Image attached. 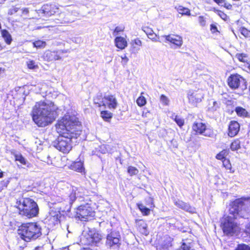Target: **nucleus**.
<instances>
[{
    "label": "nucleus",
    "instance_id": "1",
    "mask_svg": "<svg viewBox=\"0 0 250 250\" xmlns=\"http://www.w3.org/2000/svg\"><path fill=\"white\" fill-rule=\"evenodd\" d=\"M56 130L60 136L54 142V147L64 153H68L74 140L81 134V124L76 116L65 115L58 121Z\"/></svg>",
    "mask_w": 250,
    "mask_h": 250
},
{
    "label": "nucleus",
    "instance_id": "2",
    "mask_svg": "<svg viewBox=\"0 0 250 250\" xmlns=\"http://www.w3.org/2000/svg\"><path fill=\"white\" fill-rule=\"evenodd\" d=\"M58 107L52 102L41 101L33 107V120L39 127H44L52 124L57 117Z\"/></svg>",
    "mask_w": 250,
    "mask_h": 250
},
{
    "label": "nucleus",
    "instance_id": "3",
    "mask_svg": "<svg viewBox=\"0 0 250 250\" xmlns=\"http://www.w3.org/2000/svg\"><path fill=\"white\" fill-rule=\"evenodd\" d=\"M16 206L19 214L28 218L36 216L39 212L37 203L29 198H22L17 201Z\"/></svg>",
    "mask_w": 250,
    "mask_h": 250
},
{
    "label": "nucleus",
    "instance_id": "4",
    "mask_svg": "<svg viewBox=\"0 0 250 250\" xmlns=\"http://www.w3.org/2000/svg\"><path fill=\"white\" fill-rule=\"evenodd\" d=\"M20 237L25 241L38 238L41 234V228L35 223L22 225L18 230Z\"/></svg>",
    "mask_w": 250,
    "mask_h": 250
},
{
    "label": "nucleus",
    "instance_id": "5",
    "mask_svg": "<svg viewBox=\"0 0 250 250\" xmlns=\"http://www.w3.org/2000/svg\"><path fill=\"white\" fill-rule=\"evenodd\" d=\"M250 202L248 200L243 201L242 199L236 200L229 208V214L232 219L237 218L238 215L241 217H247V214H250Z\"/></svg>",
    "mask_w": 250,
    "mask_h": 250
},
{
    "label": "nucleus",
    "instance_id": "6",
    "mask_svg": "<svg viewBox=\"0 0 250 250\" xmlns=\"http://www.w3.org/2000/svg\"><path fill=\"white\" fill-rule=\"evenodd\" d=\"M222 224L223 231L227 235H233L239 230V227L231 216H225L222 220Z\"/></svg>",
    "mask_w": 250,
    "mask_h": 250
},
{
    "label": "nucleus",
    "instance_id": "7",
    "mask_svg": "<svg viewBox=\"0 0 250 250\" xmlns=\"http://www.w3.org/2000/svg\"><path fill=\"white\" fill-rule=\"evenodd\" d=\"M94 216V212L88 206H80L76 211V217L82 221H86Z\"/></svg>",
    "mask_w": 250,
    "mask_h": 250
},
{
    "label": "nucleus",
    "instance_id": "8",
    "mask_svg": "<svg viewBox=\"0 0 250 250\" xmlns=\"http://www.w3.org/2000/svg\"><path fill=\"white\" fill-rule=\"evenodd\" d=\"M102 240V236L95 230L83 234V241L87 245L96 246Z\"/></svg>",
    "mask_w": 250,
    "mask_h": 250
},
{
    "label": "nucleus",
    "instance_id": "9",
    "mask_svg": "<svg viewBox=\"0 0 250 250\" xmlns=\"http://www.w3.org/2000/svg\"><path fill=\"white\" fill-rule=\"evenodd\" d=\"M192 129L196 135H203L206 137H211L213 135L212 131L207 128L205 124L201 122H194Z\"/></svg>",
    "mask_w": 250,
    "mask_h": 250
},
{
    "label": "nucleus",
    "instance_id": "10",
    "mask_svg": "<svg viewBox=\"0 0 250 250\" xmlns=\"http://www.w3.org/2000/svg\"><path fill=\"white\" fill-rule=\"evenodd\" d=\"M103 106L107 107L109 109H115L117 107L118 102L115 96L112 95H105L103 99Z\"/></svg>",
    "mask_w": 250,
    "mask_h": 250
},
{
    "label": "nucleus",
    "instance_id": "11",
    "mask_svg": "<svg viewBox=\"0 0 250 250\" xmlns=\"http://www.w3.org/2000/svg\"><path fill=\"white\" fill-rule=\"evenodd\" d=\"M120 235L118 231H113L107 235L106 245L110 247L118 246L119 244Z\"/></svg>",
    "mask_w": 250,
    "mask_h": 250
},
{
    "label": "nucleus",
    "instance_id": "12",
    "mask_svg": "<svg viewBox=\"0 0 250 250\" xmlns=\"http://www.w3.org/2000/svg\"><path fill=\"white\" fill-rule=\"evenodd\" d=\"M243 81H244L243 78L237 74L231 75L228 79V85L231 88L234 89L238 88L240 83Z\"/></svg>",
    "mask_w": 250,
    "mask_h": 250
},
{
    "label": "nucleus",
    "instance_id": "13",
    "mask_svg": "<svg viewBox=\"0 0 250 250\" xmlns=\"http://www.w3.org/2000/svg\"><path fill=\"white\" fill-rule=\"evenodd\" d=\"M166 40V42H169L177 47H180L183 44L182 38L180 36L170 34L168 35H164L162 36Z\"/></svg>",
    "mask_w": 250,
    "mask_h": 250
},
{
    "label": "nucleus",
    "instance_id": "14",
    "mask_svg": "<svg viewBox=\"0 0 250 250\" xmlns=\"http://www.w3.org/2000/svg\"><path fill=\"white\" fill-rule=\"evenodd\" d=\"M204 97L202 92L189 91L188 93V98L190 102L196 104L201 102Z\"/></svg>",
    "mask_w": 250,
    "mask_h": 250
},
{
    "label": "nucleus",
    "instance_id": "15",
    "mask_svg": "<svg viewBox=\"0 0 250 250\" xmlns=\"http://www.w3.org/2000/svg\"><path fill=\"white\" fill-rule=\"evenodd\" d=\"M239 129V123L236 121H231L229 126V136L231 137L235 136L238 133Z\"/></svg>",
    "mask_w": 250,
    "mask_h": 250
},
{
    "label": "nucleus",
    "instance_id": "16",
    "mask_svg": "<svg viewBox=\"0 0 250 250\" xmlns=\"http://www.w3.org/2000/svg\"><path fill=\"white\" fill-rule=\"evenodd\" d=\"M58 10V8L53 4H44L42 7V13L47 16H50L55 13Z\"/></svg>",
    "mask_w": 250,
    "mask_h": 250
},
{
    "label": "nucleus",
    "instance_id": "17",
    "mask_svg": "<svg viewBox=\"0 0 250 250\" xmlns=\"http://www.w3.org/2000/svg\"><path fill=\"white\" fill-rule=\"evenodd\" d=\"M44 57L48 61H56L61 59L58 51H46L44 53Z\"/></svg>",
    "mask_w": 250,
    "mask_h": 250
},
{
    "label": "nucleus",
    "instance_id": "18",
    "mask_svg": "<svg viewBox=\"0 0 250 250\" xmlns=\"http://www.w3.org/2000/svg\"><path fill=\"white\" fill-rule=\"evenodd\" d=\"M174 205L178 208L190 212H193L194 208H192L189 204L184 202L181 200H175Z\"/></svg>",
    "mask_w": 250,
    "mask_h": 250
},
{
    "label": "nucleus",
    "instance_id": "19",
    "mask_svg": "<svg viewBox=\"0 0 250 250\" xmlns=\"http://www.w3.org/2000/svg\"><path fill=\"white\" fill-rule=\"evenodd\" d=\"M70 168L78 172L82 173L84 171L83 162L79 161L73 162L70 166Z\"/></svg>",
    "mask_w": 250,
    "mask_h": 250
},
{
    "label": "nucleus",
    "instance_id": "20",
    "mask_svg": "<svg viewBox=\"0 0 250 250\" xmlns=\"http://www.w3.org/2000/svg\"><path fill=\"white\" fill-rule=\"evenodd\" d=\"M136 223L140 232L145 235H147L149 232L147 230V226L146 223L143 220H140L137 221Z\"/></svg>",
    "mask_w": 250,
    "mask_h": 250
},
{
    "label": "nucleus",
    "instance_id": "21",
    "mask_svg": "<svg viewBox=\"0 0 250 250\" xmlns=\"http://www.w3.org/2000/svg\"><path fill=\"white\" fill-rule=\"evenodd\" d=\"M115 43L116 46L120 49H124L127 45L126 41L122 37H116L115 39Z\"/></svg>",
    "mask_w": 250,
    "mask_h": 250
},
{
    "label": "nucleus",
    "instance_id": "22",
    "mask_svg": "<svg viewBox=\"0 0 250 250\" xmlns=\"http://www.w3.org/2000/svg\"><path fill=\"white\" fill-rule=\"evenodd\" d=\"M14 156L15 161H18L23 165L28 167L29 163L21 153H15L14 154Z\"/></svg>",
    "mask_w": 250,
    "mask_h": 250
},
{
    "label": "nucleus",
    "instance_id": "23",
    "mask_svg": "<svg viewBox=\"0 0 250 250\" xmlns=\"http://www.w3.org/2000/svg\"><path fill=\"white\" fill-rule=\"evenodd\" d=\"M1 35L7 44H10L12 42V37L9 32L6 30L1 31Z\"/></svg>",
    "mask_w": 250,
    "mask_h": 250
},
{
    "label": "nucleus",
    "instance_id": "24",
    "mask_svg": "<svg viewBox=\"0 0 250 250\" xmlns=\"http://www.w3.org/2000/svg\"><path fill=\"white\" fill-rule=\"evenodd\" d=\"M235 111L238 116L242 117H246L248 116V112L247 111V110L245 108L241 107H236L235 108Z\"/></svg>",
    "mask_w": 250,
    "mask_h": 250
},
{
    "label": "nucleus",
    "instance_id": "25",
    "mask_svg": "<svg viewBox=\"0 0 250 250\" xmlns=\"http://www.w3.org/2000/svg\"><path fill=\"white\" fill-rule=\"evenodd\" d=\"M175 8L179 14L182 15H190V10L188 8L184 7L181 5L175 7Z\"/></svg>",
    "mask_w": 250,
    "mask_h": 250
},
{
    "label": "nucleus",
    "instance_id": "26",
    "mask_svg": "<svg viewBox=\"0 0 250 250\" xmlns=\"http://www.w3.org/2000/svg\"><path fill=\"white\" fill-rule=\"evenodd\" d=\"M101 116L104 121L108 122L112 117V114L107 111H103L101 112Z\"/></svg>",
    "mask_w": 250,
    "mask_h": 250
},
{
    "label": "nucleus",
    "instance_id": "27",
    "mask_svg": "<svg viewBox=\"0 0 250 250\" xmlns=\"http://www.w3.org/2000/svg\"><path fill=\"white\" fill-rule=\"evenodd\" d=\"M229 150L227 149H224L219 152L216 156V159L220 160H224L225 159V157L228 155Z\"/></svg>",
    "mask_w": 250,
    "mask_h": 250
},
{
    "label": "nucleus",
    "instance_id": "28",
    "mask_svg": "<svg viewBox=\"0 0 250 250\" xmlns=\"http://www.w3.org/2000/svg\"><path fill=\"white\" fill-rule=\"evenodd\" d=\"M240 148V142L238 140H235L231 143L230 145V149L232 151L237 150Z\"/></svg>",
    "mask_w": 250,
    "mask_h": 250
},
{
    "label": "nucleus",
    "instance_id": "29",
    "mask_svg": "<svg viewBox=\"0 0 250 250\" xmlns=\"http://www.w3.org/2000/svg\"><path fill=\"white\" fill-rule=\"evenodd\" d=\"M235 58L240 62H246L248 61V56L245 53H237L235 55Z\"/></svg>",
    "mask_w": 250,
    "mask_h": 250
},
{
    "label": "nucleus",
    "instance_id": "30",
    "mask_svg": "<svg viewBox=\"0 0 250 250\" xmlns=\"http://www.w3.org/2000/svg\"><path fill=\"white\" fill-rule=\"evenodd\" d=\"M193 245L191 243H185L183 242L181 249H180L179 250H194L192 248Z\"/></svg>",
    "mask_w": 250,
    "mask_h": 250
},
{
    "label": "nucleus",
    "instance_id": "31",
    "mask_svg": "<svg viewBox=\"0 0 250 250\" xmlns=\"http://www.w3.org/2000/svg\"><path fill=\"white\" fill-rule=\"evenodd\" d=\"M172 118L180 127H182L184 125V120L183 119L174 114L172 116Z\"/></svg>",
    "mask_w": 250,
    "mask_h": 250
},
{
    "label": "nucleus",
    "instance_id": "32",
    "mask_svg": "<svg viewBox=\"0 0 250 250\" xmlns=\"http://www.w3.org/2000/svg\"><path fill=\"white\" fill-rule=\"evenodd\" d=\"M77 195H78L77 189L76 188H73L72 192L69 195L70 204H72V203L75 200Z\"/></svg>",
    "mask_w": 250,
    "mask_h": 250
},
{
    "label": "nucleus",
    "instance_id": "33",
    "mask_svg": "<svg viewBox=\"0 0 250 250\" xmlns=\"http://www.w3.org/2000/svg\"><path fill=\"white\" fill-rule=\"evenodd\" d=\"M33 44L34 47L39 48H44L46 45L45 42L41 40L35 41L33 43Z\"/></svg>",
    "mask_w": 250,
    "mask_h": 250
},
{
    "label": "nucleus",
    "instance_id": "34",
    "mask_svg": "<svg viewBox=\"0 0 250 250\" xmlns=\"http://www.w3.org/2000/svg\"><path fill=\"white\" fill-rule=\"evenodd\" d=\"M127 172L130 176L137 175L139 173V170L135 167L129 166L127 168Z\"/></svg>",
    "mask_w": 250,
    "mask_h": 250
},
{
    "label": "nucleus",
    "instance_id": "35",
    "mask_svg": "<svg viewBox=\"0 0 250 250\" xmlns=\"http://www.w3.org/2000/svg\"><path fill=\"white\" fill-rule=\"evenodd\" d=\"M136 102L139 106H143L146 104V99L144 96H141L137 99Z\"/></svg>",
    "mask_w": 250,
    "mask_h": 250
},
{
    "label": "nucleus",
    "instance_id": "36",
    "mask_svg": "<svg viewBox=\"0 0 250 250\" xmlns=\"http://www.w3.org/2000/svg\"><path fill=\"white\" fill-rule=\"evenodd\" d=\"M139 208L140 210L145 215H147L150 213V209L143 205H139Z\"/></svg>",
    "mask_w": 250,
    "mask_h": 250
},
{
    "label": "nucleus",
    "instance_id": "37",
    "mask_svg": "<svg viewBox=\"0 0 250 250\" xmlns=\"http://www.w3.org/2000/svg\"><path fill=\"white\" fill-rule=\"evenodd\" d=\"M103 99L101 96H98L94 99V104H98V106H103Z\"/></svg>",
    "mask_w": 250,
    "mask_h": 250
},
{
    "label": "nucleus",
    "instance_id": "38",
    "mask_svg": "<svg viewBox=\"0 0 250 250\" xmlns=\"http://www.w3.org/2000/svg\"><path fill=\"white\" fill-rule=\"evenodd\" d=\"M28 67L29 69H36L38 68V65L36 64V62L32 60H30L27 62Z\"/></svg>",
    "mask_w": 250,
    "mask_h": 250
},
{
    "label": "nucleus",
    "instance_id": "39",
    "mask_svg": "<svg viewBox=\"0 0 250 250\" xmlns=\"http://www.w3.org/2000/svg\"><path fill=\"white\" fill-rule=\"evenodd\" d=\"M160 101L163 104L166 105H168L169 102L168 98L164 95H162L161 96Z\"/></svg>",
    "mask_w": 250,
    "mask_h": 250
},
{
    "label": "nucleus",
    "instance_id": "40",
    "mask_svg": "<svg viewBox=\"0 0 250 250\" xmlns=\"http://www.w3.org/2000/svg\"><path fill=\"white\" fill-rule=\"evenodd\" d=\"M241 33L245 37H250V31L245 28H242L240 29Z\"/></svg>",
    "mask_w": 250,
    "mask_h": 250
},
{
    "label": "nucleus",
    "instance_id": "41",
    "mask_svg": "<svg viewBox=\"0 0 250 250\" xmlns=\"http://www.w3.org/2000/svg\"><path fill=\"white\" fill-rule=\"evenodd\" d=\"M214 1L218 5L226 7L228 8H229V6H231L230 4H229L228 6H227V3L225 0H214Z\"/></svg>",
    "mask_w": 250,
    "mask_h": 250
},
{
    "label": "nucleus",
    "instance_id": "42",
    "mask_svg": "<svg viewBox=\"0 0 250 250\" xmlns=\"http://www.w3.org/2000/svg\"><path fill=\"white\" fill-rule=\"evenodd\" d=\"M223 165L224 167L227 169H230L231 168V164L229 162V161L228 159H225L223 161Z\"/></svg>",
    "mask_w": 250,
    "mask_h": 250
},
{
    "label": "nucleus",
    "instance_id": "43",
    "mask_svg": "<svg viewBox=\"0 0 250 250\" xmlns=\"http://www.w3.org/2000/svg\"><path fill=\"white\" fill-rule=\"evenodd\" d=\"M235 250H250V247L245 244L239 245Z\"/></svg>",
    "mask_w": 250,
    "mask_h": 250
},
{
    "label": "nucleus",
    "instance_id": "44",
    "mask_svg": "<svg viewBox=\"0 0 250 250\" xmlns=\"http://www.w3.org/2000/svg\"><path fill=\"white\" fill-rule=\"evenodd\" d=\"M198 21L201 26H205L206 21V20H205V18H204V17L199 16L198 17Z\"/></svg>",
    "mask_w": 250,
    "mask_h": 250
},
{
    "label": "nucleus",
    "instance_id": "45",
    "mask_svg": "<svg viewBox=\"0 0 250 250\" xmlns=\"http://www.w3.org/2000/svg\"><path fill=\"white\" fill-rule=\"evenodd\" d=\"M143 30L146 33L147 36L150 35L151 34L154 33L153 31L151 28L148 27H144Z\"/></svg>",
    "mask_w": 250,
    "mask_h": 250
},
{
    "label": "nucleus",
    "instance_id": "46",
    "mask_svg": "<svg viewBox=\"0 0 250 250\" xmlns=\"http://www.w3.org/2000/svg\"><path fill=\"white\" fill-rule=\"evenodd\" d=\"M210 30L212 33H215L217 31V28L215 25L211 24L210 25Z\"/></svg>",
    "mask_w": 250,
    "mask_h": 250
},
{
    "label": "nucleus",
    "instance_id": "47",
    "mask_svg": "<svg viewBox=\"0 0 250 250\" xmlns=\"http://www.w3.org/2000/svg\"><path fill=\"white\" fill-rule=\"evenodd\" d=\"M156 36L157 35L154 33H153L149 35V36H148V37L154 41H156L157 40L155 39Z\"/></svg>",
    "mask_w": 250,
    "mask_h": 250
},
{
    "label": "nucleus",
    "instance_id": "48",
    "mask_svg": "<svg viewBox=\"0 0 250 250\" xmlns=\"http://www.w3.org/2000/svg\"><path fill=\"white\" fill-rule=\"evenodd\" d=\"M134 42L136 45L141 46L142 45V42L139 39H135L134 40Z\"/></svg>",
    "mask_w": 250,
    "mask_h": 250
},
{
    "label": "nucleus",
    "instance_id": "49",
    "mask_svg": "<svg viewBox=\"0 0 250 250\" xmlns=\"http://www.w3.org/2000/svg\"><path fill=\"white\" fill-rule=\"evenodd\" d=\"M123 31V29L122 28H121V27H116L114 30V33H115V32L118 33L120 32H122Z\"/></svg>",
    "mask_w": 250,
    "mask_h": 250
},
{
    "label": "nucleus",
    "instance_id": "50",
    "mask_svg": "<svg viewBox=\"0 0 250 250\" xmlns=\"http://www.w3.org/2000/svg\"><path fill=\"white\" fill-rule=\"evenodd\" d=\"M213 105L214 107L213 108V110H216L217 108L219 107L218 104L216 102H213Z\"/></svg>",
    "mask_w": 250,
    "mask_h": 250
},
{
    "label": "nucleus",
    "instance_id": "51",
    "mask_svg": "<svg viewBox=\"0 0 250 250\" xmlns=\"http://www.w3.org/2000/svg\"><path fill=\"white\" fill-rule=\"evenodd\" d=\"M121 58L125 61V63H126L128 61V59L125 55L124 57H121Z\"/></svg>",
    "mask_w": 250,
    "mask_h": 250
},
{
    "label": "nucleus",
    "instance_id": "52",
    "mask_svg": "<svg viewBox=\"0 0 250 250\" xmlns=\"http://www.w3.org/2000/svg\"><path fill=\"white\" fill-rule=\"evenodd\" d=\"M246 232L250 235V224L246 227Z\"/></svg>",
    "mask_w": 250,
    "mask_h": 250
},
{
    "label": "nucleus",
    "instance_id": "53",
    "mask_svg": "<svg viewBox=\"0 0 250 250\" xmlns=\"http://www.w3.org/2000/svg\"><path fill=\"white\" fill-rule=\"evenodd\" d=\"M29 12L28 8H24L23 9L22 13L23 14H27Z\"/></svg>",
    "mask_w": 250,
    "mask_h": 250
},
{
    "label": "nucleus",
    "instance_id": "54",
    "mask_svg": "<svg viewBox=\"0 0 250 250\" xmlns=\"http://www.w3.org/2000/svg\"><path fill=\"white\" fill-rule=\"evenodd\" d=\"M35 250H43L42 248L41 247H38Z\"/></svg>",
    "mask_w": 250,
    "mask_h": 250
},
{
    "label": "nucleus",
    "instance_id": "55",
    "mask_svg": "<svg viewBox=\"0 0 250 250\" xmlns=\"http://www.w3.org/2000/svg\"><path fill=\"white\" fill-rule=\"evenodd\" d=\"M3 174L2 172H0V178H2L3 177Z\"/></svg>",
    "mask_w": 250,
    "mask_h": 250
},
{
    "label": "nucleus",
    "instance_id": "56",
    "mask_svg": "<svg viewBox=\"0 0 250 250\" xmlns=\"http://www.w3.org/2000/svg\"><path fill=\"white\" fill-rule=\"evenodd\" d=\"M61 52H62V53H66V51H63V50H62V51H61Z\"/></svg>",
    "mask_w": 250,
    "mask_h": 250
},
{
    "label": "nucleus",
    "instance_id": "57",
    "mask_svg": "<svg viewBox=\"0 0 250 250\" xmlns=\"http://www.w3.org/2000/svg\"><path fill=\"white\" fill-rule=\"evenodd\" d=\"M54 219H56V220L58 219L57 217H55V216H54Z\"/></svg>",
    "mask_w": 250,
    "mask_h": 250
},
{
    "label": "nucleus",
    "instance_id": "58",
    "mask_svg": "<svg viewBox=\"0 0 250 250\" xmlns=\"http://www.w3.org/2000/svg\"><path fill=\"white\" fill-rule=\"evenodd\" d=\"M249 70H250V65H249Z\"/></svg>",
    "mask_w": 250,
    "mask_h": 250
},
{
    "label": "nucleus",
    "instance_id": "59",
    "mask_svg": "<svg viewBox=\"0 0 250 250\" xmlns=\"http://www.w3.org/2000/svg\"><path fill=\"white\" fill-rule=\"evenodd\" d=\"M66 228H67V229H68V227L67 226Z\"/></svg>",
    "mask_w": 250,
    "mask_h": 250
}]
</instances>
